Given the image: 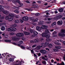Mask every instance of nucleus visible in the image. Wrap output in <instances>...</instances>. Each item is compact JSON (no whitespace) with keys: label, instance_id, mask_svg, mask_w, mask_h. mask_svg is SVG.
Masks as SVG:
<instances>
[{"label":"nucleus","instance_id":"nucleus-1","mask_svg":"<svg viewBox=\"0 0 65 65\" xmlns=\"http://www.w3.org/2000/svg\"><path fill=\"white\" fill-rule=\"evenodd\" d=\"M28 18L27 17H24L22 18V19H20V21L18 20H17L15 21V23L18 24L20 23V22L21 23H24V21H28Z\"/></svg>","mask_w":65,"mask_h":65},{"label":"nucleus","instance_id":"nucleus-2","mask_svg":"<svg viewBox=\"0 0 65 65\" xmlns=\"http://www.w3.org/2000/svg\"><path fill=\"white\" fill-rule=\"evenodd\" d=\"M4 6L0 5V11H2L4 14L7 15L9 13V12L7 11L4 10Z\"/></svg>","mask_w":65,"mask_h":65},{"label":"nucleus","instance_id":"nucleus-3","mask_svg":"<svg viewBox=\"0 0 65 65\" xmlns=\"http://www.w3.org/2000/svg\"><path fill=\"white\" fill-rule=\"evenodd\" d=\"M9 17H11L9 18V22H11L13 20V17H14V15L13 14L10 13L9 14Z\"/></svg>","mask_w":65,"mask_h":65},{"label":"nucleus","instance_id":"nucleus-4","mask_svg":"<svg viewBox=\"0 0 65 65\" xmlns=\"http://www.w3.org/2000/svg\"><path fill=\"white\" fill-rule=\"evenodd\" d=\"M16 30V28L15 27H10L8 29V31L10 32H15Z\"/></svg>","mask_w":65,"mask_h":65},{"label":"nucleus","instance_id":"nucleus-5","mask_svg":"<svg viewBox=\"0 0 65 65\" xmlns=\"http://www.w3.org/2000/svg\"><path fill=\"white\" fill-rule=\"evenodd\" d=\"M62 17V16L61 15H59L56 16L54 17V19L55 20H58V19H60Z\"/></svg>","mask_w":65,"mask_h":65},{"label":"nucleus","instance_id":"nucleus-6","mask_svg":"<svg viewBox=\"0 0 65 65\" xmlns=\"http://www.w3.org/2000/svg\"><path fill=\"white\" fill-rule=\"evenodd\" d=\"M12 39L15 41H17L19 40V38H17L16 36L13 37H12Z\"/></svg>","mask_w":65,"mask_h":65},{"label":"nucleus","instance_id":"nucleus-7","mask_svg":"<svg viewBox=\"0 0 65 65\" xmlns=\"http://www.w3.org/2000/svg\"><path fill=\"white\" fill-rule=\"evenodd\" d=\"M51 35L50 34H46V40L48 41L49 40V38L50 37Z\"/></svg>","mask_w":65,"mask_h":65},{"label":"nucleus","instance_id":"nucleus-8","mask_svg":"<svg viewBox=\"0 0 65 65\" xmlns=\"http://www.w3.org/2000/svg\"><path fill=\"white\" fill-rule=\"evenodd\" d=\"M63 23V22L62 20H60L59 21H58L57 22V24L58 25H62Z\"/></svg>","mask_w":65,"mask_h":65},{"label":"nucleus","instance_id":"nucleus-9","mask_svg":"<svg viewBox=\"0 0 65 65\" xmlns=\"http://www.w3.org/2000/svg\"><path fill=\"white\" fill-rule=\"evenodd\" d=\"M48 26L44 25H42L41 27V28L44 29H46L47 28Z\"/></svg>","mask_w":65,"mask_h":65},{"label":"nucleus","instance_id":"nucleus-10","mask_svg":"<svg viewBox=\"0 0 65 65\" xmlns=\"http://www.w3.org/2000/svg\"><path fill=\"white\" fill-rule=\"evenodd\" d=\"M58 35L59 36L62 37H65V34H62L61 33H59L58 34Z\"/></svg>","mask_w":65,"mask_h":65},{"label":"nucleus","instance_id":"nucleus-11","mask_svg":"<svg viewBox=\"0 0 65 65\" xmlns=\"http://www.w3.org/2000/svg\"><path fill=\"white\" fill-rule=\"evenodd\" d=\"M24 34L25 35H28L30 34V33L29 32H27V31H24Z\"/></svg>","mask_w":65,"mask_h":65},{"label":"nucleus","instance_id":"nucleus-12","mask_svg":"<svg viewBox=\"0 0 65 65\" xmlns=\"http://www.w3.org/2000/svg\"><path fill=\"white\" fill-rule=\"evenodd\" d=\"M36 29L37 30L39 31H40L42 30V28L39 26H37Z\"/></svg>","mask_w":65,"mask_h":65},{"label":"nucleus","instance_id":"nucleus-13","mask_svg":"<svg viewBox=\"0 0 65 65\" xmlns=\"http://www.w3.org/2000/svg\"><path fill=\"white\" fill-rule=\"evenodd\" d=\"M57 33V32L56 31H54V32L53 33V34L54 35L53 37H57V35H56Z\"/></svg>","mask_w":65,"mask_h":65},{"label":"nucleus","instance_id":"nucleus-14","mask_svg":"<svg viewBox=\"0 0 65 65\" xmlns=\"http://www.w3.org/2000/svg\"><path fill=\"white\" fill-rule=\"evenodd\" d=\"M46 34L45 32V33H43L42 34L41 36L42 37H46Z\"/></svg>","mask_w":65,"mask_h":65},{"label":"nucleus","instance_id":"nucleus-15","mask_svg":"<svg viewBox=\"0 0 65 65\" xmlns=\"http://www.w3.org/2000/svg\"><path fill=\"white\" fill-rule=\"evenodd\" d=\"M45 33L46 34H50V32L49 31V30L48 29H46L45 30Z\"/></svg>","mask_w":65,"mask_h":65},{"label":"nucleus","instance_id":"nucleus-16","mask_svg":"<svg viewBox=\"0 0 65 65\" xmlns=\"http://www.w3.org/2000/svg\"><path fill=\"white\" fill-rule=\"evenodd\" d=\"M24 9L25 10H28L29 11H31L33 10L31 9H28V8H25Z\"/></svg>","mask_w":65,"mask_h":65},{"label":"nucleus","instance_id":"nucleus-17","mask_svg":"<svg viewBox=\"0 0 65 65\" xmlns=\"http://www.w3.org/2000/svg\"><path fill=\"white\" fill-rule=\"evenodd\" d=\"M12 58H10L9 59V61H10L12 62V61H14V59H15V58H13V57H12Z\"/></svg>","mask_w":65,"mask_h":65},{"label":"nucleus","instance_id":"nucleus-18","mask_svg":"<svg viewBox=\"0 0 65 65\" xmlns=\"http://www.w3.org/2000/svg\"><path fill=\"white\" fill-rule=\"evenodd\" d=\"M34 41L35 43H38L39 41V39H38L36 38L34 40Z\"/></svg>","mask_w":65,"mask_h":65},{"label":"nucleus","instance_id":"nucleus-19","mask_svg":"<svg viewBox=\"0 0 65 65\" xmlns=\"http://www.w3.org/2000/svg\"><path fill=\"white\" fill-rule=\"evenodd\" d=\"M41 48V46H37V47L36 48V49L37 50H40Z\"/></svg>","mask_w":65,"mask_h":65},{"label":"nucleus","instance_id":"nucleus-20","mask_svg":"<svg viewBox=\"0 0 65 65\" xmlns=\"http://www.w3.org/2000/svg\"><path fill=\"white\" fill-rule=\"evenodd\" d=\"M58 10L59 12H62L63 11V8H61L59 9Z\"/></svg>","mask_w":65,"mask_h":65},{"label":"nucleus","instance_id":"nucleus-21","mask_svg":"<svg viewBox=\"0 0 65 65\" xmlns=\"http://www.w3.org/2000/svg\"><path fill=\"white\" fill-rule=\"evenodd\" d=\"M1 29L2 30L4 31L5 29V26H2L1 27Z\"/></svg>","mask_w":65,"mask_h":65},{"label":"nucleus","instance_id":"nucleus-22","mask_svg":"<svg viewBox=\"0 0 65 65\" xmlns=\"http://www.w3.org/2000/svg\"><path fill=\"white\" fill-rule=\"evenodd\" d=\"M33 33L34 35L35 36H36L38 34V32L36 31H34Z\"/></svg>","mask_w":65,"mask_h":65},{"label":"nucleus","instance_id":"nucleus-23","mask_svg":"<svg viewBox=\"0 0 65 65\" xmlns=\"http://www.w3.org/2000/svg\"><path fill=\"white\" fill-rule=\"evenodd\" d=\"M23 6V4H22V3H20V4H19V6L18 7H22Z\"/></svg>","mask_w":65,"mask_h":65},{"label":"nucleus","instance_id":"nucleus-24","mask_svg":"<svg viewBox=\"0 0 65 65\" xmlns=\"http://www.w3.org/2000/svg\"><path fill=\"white\" fill-rule=\"evenodd\" d=\"M16 63H18V64L19 65H21L22 64L21 62H19L18 61H16Z\"/></svg>","mask_w":65,"mask_h":65},{"label":"nucleus","instance_id":"nucleus-25","mask_svg":"<svg viewBox=\"0 0 65 65\" xmlns=\"http://www.w3.org/2000/svg\"><path fill=\"white\" fill-rule=\"evenodd\" d=\"M30 31V32L31 33H34V31L32 30L31 29H28Z\"/></svg>","mask_w":65,"mask_h":65},{"label":"nucleus","instance_id":"nucleus-26","mask_svg":"<svg viewBox=\"0 0 65 65\" xmlns=\"http://www.w3.org/2000/svg\"><path fill=\"white\" fill-rule=\"evenodd\" d=\"M13 12L17 14L19 13V11L17 10H14L13 11Z\"/></svg>","mask_w":65,"mask_h":65},{"label":"nucleus","instance_id":"nucleus-27","mask_svg":"<svg viewBox=\"0 0 65 65\" xmlns=\"http://www.w3.org/2000/svg\"><path fill=\"white\" fill-rule=\"evenodd\" d=\"M5 41L6 42H11V40H5Z\"/></svg>","mask_w":65,"mask_h":65},{"label":"nucleus","instance_id":"nucleus-28","mask_svg":"<svg viewBox=\"0 0 65 65\" xmlns=\"http://www.w3.org/2000/svg\"><path fill=\"white\" fill-rule=\"evenodd\" d=\"M52 46H53V45L51 44H49L48 46V47L50 48H51Z\"/></svg>","mask_w":65,"mask_h":65},{"label":"nucleus","instance_id":"nucleus-29","mask_svg":"<svg viewBox=\"0 0 65 65\" xmlns=\"http://www.w3.org/2000/svg\"><path fill=\"white\" fill-rule=\"evenodd\" d=\"M57 65H65L64 63V62H62V63H61L60 64H59V63H57Z\"/></svg>","mask_w":65,"mask_h":65},{"label":"nucleus","instance_id":"nucleus-30","mask_svg":"<svg viewBox=\"0 0 65 65\" xmlns=\"http://www.w3.org/2000/svg\"><path fill=\"white\" fill-rule=\"evenodd\" d=\"M24 36V34L22 32L20 33V37H22Z\"/></svg>","mask_w":65,"mask_h":65},{"label":"nucleus","instance_id":"nucleus-31","mask_svg":"<svg viewBox=\"0 0 65 65\" xmlns=\"http://www.w3.org/2000/svg\"><path fill=\"white\" fill-rule=\"evenodd\" d=\"M49 42L48 41H46L45 42L44 45H47L48 44H49Z\"/></svg>","mask_w":65,"mask_h":65},{"label":"nucleus","instance_id":"nucleus-32","mask_svg":"<svg viewBox=\"0 0 65 65\" xmlns=\"http://www.w3.org/2000/svg\"><path fill=\"white\" fill-rule=\"evenodd\" d=\"M55 47L56 48V49H60V46H55Z\"/></svg>","mask_w":65,"mask_h":65},{"label":"nucleus","instance_id":"nucleus-33","mask_svg":"<svg viewBox=\"0 0 65 65\" xmlns=\"http://www.w3.org/2000/svg\"><path fill=\"white\" fill-rule=\"evenodd\" d=\"M54 44L57 45H59V43L57 41H56L54 42Z\"/></svg>","mask_w":65,"mask_h":65},{"label":"nucleus","instance_id":"nucleus-34","mask_svg":"<svg viewBox=\"0 0 65 65\" xmlns=\"http://www.w3.org/2000/svg\"><path fill=\"white\" fill-rule=\"evenodd\" d=\"M62 33H65V29H62L61 30Z\"/></svg>","mask_w":65,"mask_h":65},{"label":"nucleus","instance_id":"nucleus-35","mask_svg":"<svg viewBox=\"0 0 65 65\" xmlns=\"http://www.w3.org/2000/svg\"><path fill=\"white\" fill-rule=\"evenodd\" d=\"M13 8L14 9H16V10H19V8L17 7H16V6H14L13 7Z\"/></svg>","mask_w":65,"mask_h":65},{"label":"nucleus","instance_id":"nucleus-36","mask_svg":"<svg viewBox=\"0 0 65 65\" xmlns=\"http://www.w3.org/2000/svg\"><path fill=\"white\" fill-rule=\"evenodd\" d=\"M30 20H32V22H35V20H33V18L32 17H31L30 18Z\"/></svg>","mask_w":65,"mask_h":65},{"label":"nucleus","instance_id":"nucleus-37","mask_svg":"<svg viewBox=\"0 0 65 65\" xmlns=\"http://www.w3.org/2000/svg\"><path fill=\"white\" fill-rule=\"evenodd\" d=\"M12 2L14 4L16 3H17V0H14L12 1Z\"/></svg>","mask_w":65,"mask_h":65},{"label":"nucleus","instance_id":"nucleus-38","mask_svg":"<svg viewBox=\"0 0 65 65\" xmlns=\"http://www.w3.org/2000/svg\"><path fill=\"white\" fill-rule=\"evenodd\" d=\"M5 19L6 20H8V21L9 19V17L8 16H6Z\"/></svg>","mask_w":65,"mask_h":65},{"label":"nucleus","instance_id":"nucleus-39","mask_svg":"<svg viewBox=\"0 0 65 65\" xmlns=\"http://www.w3.org/2000/svg\"><path fill=\"white\" fill-rule=\"evenodd\" d=\"M20 33H17V34H16L17 36L18 37H20Z\"/></svg>","mask_w":65,"mask_h":65},{"label":"nucleus","instance_id":"nucleus-40","mask_svg":"<svg viewBox=\"0 0 65 65\" xmlns=\"http://www.w3.org/2000/svg\"><path fill=\"white\" fill-rule=\"evenodd\" d=\"M4 8H5L6 9H9L10 8L9 7V6H5L4 7Z\"/></svg>","mask_w":65,"mask_h":65},{"label":"nucleus","instance_id":"nucleus-41","mask_svg":"<svg viewBox=\"0 0 65 65\" xmlns=\"http://www.w3.org/2000/svg\"><path fill=\"white\" fill-rule=\"evenodd\" d=\"M17 3L19 4H20V1L19 0H16V3Z\"/></svg>","mask_w":65,"mask_h":65},{"label":"nucleus","instance_id":"nucleus-42","mask_svg":"<svg viewBox=\"0 0 65 65\" xmlns=\"http://www.w3.org/2000/svg\"><path fill=\"white\" fill-rule=\"evenodd\" d=\"M43 53V54H46L47 52L46 51L44 50Z\"/></svg>","mask_w":65,"mask_h":65},{"label":"nucleus","instance_id":"nucleus-43","mask_svg":"<svg viewBox=\"0 0 65 65\" xmlns=\"http://www.w3.org/2000/svg\"><path fill=\"white\" fill-rule=\"evenodd\" d=\"M53 51H54V52H57V51H59V50L58 49H54L53 50Z\"/></svg>","mask_w":65,"mask_h":65},{"label":"nucleus","instance_id":"nucleus-44","mask_svg":"<svg viewBox=\"0 0 65 65\" xmlns=\"http://www.w3.org/2000/svg\"><path fill=\"white\" fill-rule=\"evenodd\" d=\"M37 55H38L39 56H40L41 55V54L40 53H37Z\"/></svg>","mask_w":65,"mask_h":65},{"label":"nucleus","instance_id":"nucleus-45","mask_svg":"<svg viewBox=\"0 0 65 65\" xmlns=\"http://www.w3.org/2000/svg\"><path fill=\"white\" fill-rule=\"evenodd\" d=\"M40 15V14L39 13H38L36 14L35 15L36 16H39Z\"/></svg>","mask_w":65,"mask_h":65},{"label":"nucleus","instance_id":"nucleus-46","mask_svg":"<svg viewBox=\"0 0 65 65\" xmlns=\"http://www.w3.org/2000/svg\"><path fill=\"white\" fill-rule=\"evenodd\" d=\"M5 23H0V26H1L3 25H5Z\"/></svg>","mask_w":65,"mask_h":65},{"label":"nucleus","instance_id":"nucleus-47","mask_svg":"<svg viewBox=\"0 0 65 65\" xmlns=\"http://www.w3.org/2000/svg\"><path fill=\"white\" fill-rule=\"evenodd\" d=\"M21 47L22 49H24V50H25V47L24 46H23V45H22L21 46Z\"/></svg>","mask_w":65,"mask_h":65},{"label":"nucleus","instance_id":"nucleus-48","mask_svg":"<svg viewBox=\"0 0 65 65\" xmlns=\"http://www.w3.org/2000/svg\"><path fill=\"white\" fill-rule=\"evenodd\" d=\"M7 53H6V54H5V53H4V54H2V55H3V56H5H5H6L7 54Z\"/></svg>","mask_w":65,"mask_h":65},{"label":"nucleus","instance_id":"nucleus-49","mask_svg":"<svg viewBox=\"0 0 65 65\" xmlns=\"http://www.w3.org/2000/svg\"><path fill=\"white\" fill-rule=\"evenodd\" d=\"M0 2L2 4H3L4 3V1L3 0H0Z\"/></svg>","mask_w":65,"mask_h":65},{"label":"nucleus","instance_id":"nucleus-50","mask_svg":"<svg viewBox=\"0 0 65 65\" xmlns=\"http://www.w3.org/2000/svg\"><path fill=\"white\" fill-rule=\"evenodd\" d=\"M44 50H41L40 51V52L41 53H42V54H43V52H44Z\"/></svg>","mask_w":65,"mask_h":65},{"label":"nucleus","instance_id":"nucleus-51","mask_svg":"<svg viewBox=\"0 0 65 65\" xmlns=\"http://www.w3.org/2000/svg\"><path fill=\"white\" fill-rule=\"evenodd\" d=\"M19 43H20L21 44H22L23 43V41H20L19 42Z\"/></svg>","mask_w":65,"mask_h":65},{"label":"nucleus","instance_id":"nucleus-52","mask_svg":"<svg viewBox=\"0 0 65 65\" xmlns=\"http://www.w3.org/2000/svg\"><path fill=\"white\" fill-rule=\"evenodd\" d=\"M42 63L43 64H46V62L45 61H42Z\"/></svg>","mask_w":65,"mask_h":65},{"label":"nucleus","instance_id":"nucleus-53","mask_svg":"<svg viewBox=\"0 0 65 65\" xmlns=\"http://www.w3.org/2000/svg\"><path fill=\"white\" fill-rule=\"evenodd\" d=\"M58 12L57 11V10H56L54 12V13H55L56 14H57L58 13Z\"/></svg>","mask_w":65,"mask_h":65},{"label":"nucleus","instance_id":"nucleus-54","mask_svg":"<svg viewBox=\"0 0 65 65\" xmlns=\"http://www.w3.org/2000/svg\"><path fill=\"white\" fill-rule=\"evenodd\" d=\"M31 53L32 54H33L34 53V51L33 50H31Z\"/></svg>","mask_w":65,"mask_h":65},{"label":"nucleus","instance_id":"nucleus-55","mask_svg":"<svg viewBox=\"0 0 65 65\" xmlns=\"http://www.w3.org/2000/svg\"><path fill=\"white\" fill-rule=\"evenodd\" d=\"M26 2V3H28V4H29L30 3V2L29 1H25Z\"/></svg>","mask_w":65,"mask_h":65},{"label":"nucleus","instance_id":"nucleus-56","mask_svg":"<svg viewBox=\"0 0 65 65\" xmlns=\"http://www.w3.org/2000/svg\"><path fill=\"white\" fill-rule=\"evenodd\" d=\"M15 17L16 19H19V16L18 15H16L15 16Z\"/></svg>","mask_w":65,"mask_h":65},{"label":"nucleus","instance_id":"nucleus-57","mask_svg":"<svg viewBox=\"0 0 65 65\" xmlns=\"http://www.w3.org/2000/svg\"><path fill=\"white\" fill-rule=\"evenodd\" d=\"M14 34V33H13V32L10 33V35H13Z\"/></svg>","mask_w":65,"mask_h":65},{"label":"nucleus","instance_id":"nucleus-58","mask_svg":"<svg viewBox=\"0 0 65 65\" xmlns=\"http://www.w3.org/2000/svg\"><path fill=\"white\" fill-rule=\"evenodd\" d=\"M15 62L16 63L14 64H13V65H19V64H18L17 63H16V61H15Z\"/></svg>","mask_w":65,"mask_h":65},{"label":"nucleus","instance_id":"nucleus-59","mask_svg":"<svg viewBox=\"0 0 65 65\" xmlns=\"http://www.w3.org/2000/svg\"><path fill=\"white\" fill-rule=\"evenodd\" d=\"M17 26V25H15L14 24L12 25V27H16Z\"/></svg>","mask_w":65,"mask_h":65},{"label":"nucleus","instance_id":"nucleus-60","mask_svg":"<svg viewBox=\"0 0 65 65\" xmlns=\"http://www.w3.org/2000/svg\"><path fill=\"white\" fill-rule=\"evenodd\" d=\"M44 40V39L43 38H42L40 40V41L41 42H42Z\"/></svg>","mask_w":65,"mask_h":65},{"label":"nucleus","instance_id":"nucleus-61","mask_svg":"<svg viewBox=\"0 0 65 65\" xmlns=\"http://www.w3.org/2000/svg\"><path fill=\"white\" fill-rule=\"evenodd\" d=\"M12 44L14 45H17V44H16L15 43H12Z\"/></svg>","mask_w":65,"mask_h":65},{"label":"nucleus","instance_id":"nucleus-62","mask_svg":"<svg viewBox=\"0 0 65 65\" xmlns=\"http://www.w3.org/2000/svg\"><path fill=\"white\" fill-rule=\"evenodd\" d=\"M38 20V19H35V22H37Z\"/></svg>","mask_w":65,"mask_h":65},{"label":"nucleus","instance_id":"nucleus-63","mask_svg":"<svg viewBox=\"0 0 65 65\" xmlns=\"http://www.w3.org/2000/svg\"><path fill=\"white\" fill-rule=\"evenodd\" d=\"M36 46V45H33L32 46V48H34Z\"/></svg>","mask_w":65,"mask_h":65},{"label":"nucleus","instance_id":"nucleus-64","mask_svg":"<svg viewBox=\"0 0 65 65\" xmlns=\"http://www.w3.org/2000/svg\"><path fill=\"white\" fill-rule=\"evenodd\" d=\"M56 22H54L53 23V24L54 25H56Z\"/></svg>","mask_w":65,"mask_h":65}]
</instances>
